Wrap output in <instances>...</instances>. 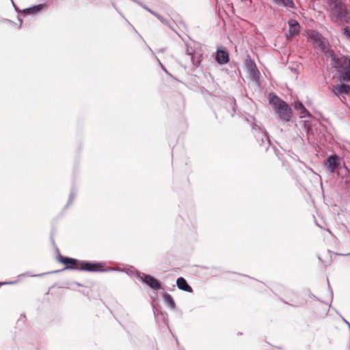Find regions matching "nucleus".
<instances>
[{
  "mask_svg": "<svg viewBox=\"0 0 350 350\" xmlns=\"http://www.w3.org/2000/svg\"><path fill=\"white\" fill-rule=\"evenodd\" d=\"M330 20L338 25L350 23V11L342 0H327Z\"/></svg>",
  "mask_w": 350,
  "mask_h": 350,
  "instance_id": "obj_1",
  "label": "nucleus"
},
{
  "mask_svg": "<svg viewBox=\"0 0 350 350\" xmlns=\"http://www.w3.org/2000/svg\"><path fill=\"white\" fill-rule=\"evenodd\" d=\"M58 260L66 265L64 269L96 272L98 271V269L103 266L101 263H92L86 261H79L77 259L69 257H63L61 255H59Z\"/></svg>",
  "mask_w": 350,
  "mask_h": 350,
  "instance_id": "obj_2",
  "label": "nucleus"
},
{
  "mask_svg": "<svg viewBox=\"0 0 350 350\" xmlns=\"http://www.w3.org/2000/svg\"><path fill=\"white\" fill-rule=\"evenodd\" d=\"M269 103L273 107L275 113L282 121H290L293 111L286 102L280 99L277 95L271 94Z\"/></svg>",
  "mask_w": 350,
  "mask_h": 350,
  "instance_id": "obj_3",
  "label": "nucleus"
},
{
  "mask_svg": "<svg viewBox=\"0 0 350 350\" xmlns=\"http://www.w3.org/2000/svg\"><path fill=\"white\" fill-rule=\"evenodd\" d=\"M308 34L311 41L316 44L325 54L330 50L328 48L327 41L319 32L311 30Z\"/></svg>",
  "mask_w": 350,
  "mask_h": 350,
  "instance_id": "obj_4",
  "label": "nucleus"
},
{
  "mask_svg": "<svg viewBox=\"0 0 350 350\" xmlns=\"http://www.w3.org/2000/svg\"><path fill=\"white\" fill-rule=\"evenodd\" d=\"M325 55L332 58L331 64L334 68H342L343 70H345L349 57L336 55L332 49L327 51Z\"/></svg>",
  "mask_w": 350,
  "mask_h": 350,
  "instance_id": "obj_5",
  "label": "nucleus"
},
{
  "mask_svg": "<svg viewBox=\"0 0 350 350\" xmlns=\"http://www.w3.org/2000/svg\"><path fill=\"white\" fill-rule=\"evenodd\" d=\"M254 129L255 130L254 135L259 144V146L265 150H267L271 144L267 132L261 127L258 129L254 128Z\"/></svg>",
  "mask_w": 350,
  "mask_h": 350,
  "instance_id": "obj_6",
  "label": "nucleus"
},
{
  "mask_svg": "<svg viewBox=\"0 0 350 350\" xmlns=\"http://www.w3.org/2000/svg\"><path fill=\"white\" fill-rule=\"evenodd\" d=\"M136 277L153 290H159L161 288L160 282L150 275L139 272L136 274Z\"/></svg>",
  "mask_w": 350,
  "mask_h": 350,
  "instance_id": "obj_7",
  "label": "nucleus"
},
{
  "mask_svg": "<svg viewBox=\"0 0 350 350\" xmlns=\"http://www.w3.org/2000/svg\"><path fill=\"white\" fill-rule=\"evenodd\" d=\"M185 57L190 59L194 68H198L202 62V54L195 51L192 48L189 47L187 44H186Z\"/></svg>",
  "mask_w": 350,
  "mask_h": 350,
  "instance_id": "obj_8",
  "label": "nucleus"
},
{
  "mask_svg": "<svg viewBox=\"0 0 350 350\" xmlns=\"http://www.w3.org/2000/svg\"><path fill=\"white\" fill-rule=\"evenodd\" d=\"M332 92L334 94V95L339 96L342 94H350V85L342 84V85H333L332 88H329Z\"/></svg>",
  "mask_w": 350,
  "mask_h": 350,
  "instance_id": "obj_9",
  "label": "nucleus"
},
{
  "mask_svg": "<svg viewBox=\"0 0 350 350\" xmlns=\"http://www.w3.org/2000/svg\"><path fill=\"white\" fill-rule=\"evenodd\" d=\"M339 164V158L336 154L329 156L327 159V162L325 163V165H327L330 172H334L337 169Z\"/></svg>",
  "mask_w": 350,
  "mask_h": 350,
  "instance_id": "obj_10",
  "label": "nucleus"
},
{
  "mask_svg": "<svg viewBox=\"0 0 350 350\" xmlns=\"http://www.w3.org/2000/svg\"><path fill=\"white\" fill-rule=\"evenodd\" d=\"M215 59L219 64H226L229 61V56L227 51L218 49L216 53Z\"/></svg>",
  "mask_w": 350,
  "mask_h": 350,
  "instance_id": "obj_11",
  "label": "nucleus"
},
{
  "mask_svg": "<svg viewBox=\"0 0 350 350\" xmlns=\"http://www.w3.org/2000/svg\"><path fill=\"white\" fill-rule=\"evenodd\" d=\"M288 23L289 25L288 33L290 36L293 37L299 33L300 27L296 20L291 19L288 21Z\"/></svg>",
  "mask_w": 350,
  "mask_h": 350,
  "instance_id": "obj_12",
  "label": "nucleus"
},
{
  "mask_svg": "<svg viewBox=\"0 0 350 350\" xmlns=\"http://www.w3.org/2000/svg\"><path fill=\"white\" fill-rule=\"evenodd\" d=\"M340 79L343 82H350V57L347 60L345 70L340 75Z\"/></svg>",
  "mask_w": 350,
  "mask_h": 350,
  "instance_id": "obj_13",
  "label": "nucleus"
},
{
  "mask_svg": "<svg viewBox=\"0 0 350 350\" xmlns=\"http://www.w3.org/2000/svg\"><path fill=\"white\" fill-rule=\"evenodd\" d=\"M176 284L178 288L180 290L191 293L193 291L192 288L187 284V282L185 279L180 277L178 278L176 280Z\"/></svg>",
  "mask_w": 350,
  "mask_h": 350,
  "instance_id": "obj_14",
  "label": "nucleus"
},
{
  "mask_svg": "<svg viewBox=\"0 0 350 350\" xmlns=\"http://www.w3.org/2000/svg\"><path fill=\"white\" fill-rule=\"evenodd\" d=\"M246 66L248 72L253 77H257L258 72V70L257 69L256 64L252 61L251 59H247L246 61Z\"/></svg>",
  "mask_w": 350,
  "mask_h": 350,
  "instance_id": "obj_15",
  "label": "nucleus"
},
{
  "mask_svg": "<svg viewBox=\"0 0 350 350\" xmlns=\"http://www.w3.org/2000/svg\"><path fill=\"white\" fill-rule=\"evenodd\" d=\"M294 108L295 109L299 111L301 118H306V117L310 116L308 111L306 109V107L304 106V105L301 103H300V102L295 103L294 104Z\"/></svg>",
  "mask_w": 350,
  "mask_h": 350,
  "instance_id": "obj_16",
  "label": "nucleus"
},
{
  "mask_svg": "<svg viewBox=\"0 0 350 350\" xmlns=\"http://www.w3.org/2000/svg\"><path fill=\"white\" fill-rule=\"evenodd\" d=\"M43 7H44V5L40 4V5L32 6L29 8H26L23 10V14L24 16H26L27 14H32L38 13L42 9Z\"/></svg>",
  "mask_w": 350,
  "mask_h": 350,
  "instance_id": "obj_17",
  "label": "nucleus"
},
{
  "mask_svg": "<svg viewBox=\"0 0 350 350\" xmlns=\"http://www.w3.org/2000/svg\"><path fill=\"white\" fill-rule=\"evenodd\" d=\"M276 5L286 8H294L295 4L293 0H272Z\"/></svg>",
  "mask_w": 350,
  "mask_h": 350,
  "instance_id": "obj_18",
  "label": "nucleus"
},
{
  "mask_svg": "<svg viewBox=\"0 0 350 350\" xmlns=\"http://www.w3.org/2000/svg\"><path fill=\"white\" fill-rule=\"evenodd\" d=\"M163 297L165 302L168 304L172 309H174L176 304L172 296L168 293H165L163 294Z\"/></svg>",
  "mask_w": 350,
  "mask_h": 350,
  "instance_id": "obj_19",
  "label": "nucleus"
},
{
  "mask_svg": "<svg viewBox=\"0 0 350 350\" xmlns=\"http://www.w3.org/2000/svg\"><path fill=\"white\" fill-rule=\"evenodd\" d=\"M342 33L345 36V38L350 40V27L347 26L343 28L342 29Z\"/></svg>",
  "mask_w": 350,
  "mask_h": 350,
  "instance_id": "obj_20",
  "label": "nucleus"
},
{
  "mask_svg": "<svg viewBox=\"0 0 350 350\" xmlns=\"http://www.w3.org/2000/svg\"><path fill=\"white\" fill-rule=\"evenodd\" d=\"M148 12H150V13H152V14H154V16H156L161 22L163 23H165V21L164 20V18L160 15V14H158L157 13H155L154 12L152 11L149 8H145Z\"/></svg>",
  "mask_w": 350,
  "mask_h": 350,
  "instance_id": "obj_21",
  "label": "nucleus"
},
{
  "mask_svg": "<svg viewBox=\"0 0 350 350\" xmlns=\"http://www.w3.org/2000/svg\"><path fill=\"white\" fill-rule=\"evenodd\" d=\"M73 198H74V193H73V192L72 191V192H71V193H70V198H69V200H68V204L71 203V202H72V200H73Z\"/></svg>",
  "mask_w": 350,
  "mask_h": 350,
  "instance_id": "obj_22",
  "label": "nucleus"
},
{
  "mask_svg": "<svg viewBox=\"0 0 350 350\" xmlns=\"http://www.w3.org/2000/svg\"><path fill=\"white\" fill-rule=\"evenodd\" d=\"M14 283H15V282H5V283H1V282H0V286H1V285H3V284H14Z\"/></svg>",
  "mask_w": 350,
  "mask_h": 350,
  "instance_id": "obj_23",
  "label": "nucleus"
},
{
  "mask_svg": "<svg viewBox=\"0 0 350 350\" xmlns=\"http://www.w3.org/2000/svg\"><path fill=\"white\" fill-rule=\"evenodd\" d=\"M160 65L161 66L163 70L165 72H167V71L166 70V69L163 67V66L162 65L161 63H160Z\"/></svg>",
  "mask_w": 350,
  "mask_h": 350,
  "instance_id": "obj_24",
  "label": "nucleus"
},
{
  "mask_svg": "<svg viewBox=\"0 0 350 350\" xmlns=\"http://www.w3.org/2000/svg\"><path fill=\"white\" fill-rule=\"evenodd\" d=\"M42 274H40L41 275ZM34 276H39V274L35 275Z\"/></svg>",
  "mask_w": 350,
  "mask_h": 350,
  "instance_id": "obj_25",
  "label": "nucleus"
},
{
  "mask_svg": "<svg viewBox=\"0 0 350 350\" xmlns=\"http://www.w3.org/2000/svg\"><path fill=\"white\" fill-rule=\"evenodd\" d=\"M347 255L350 256V253H349V254H348Z\"/></svg>",
  "mask_w": 350,
  "mask_h": 350,
  "instance_id": "obj_26",
  "label": "nucleus"
}]
</instances>
